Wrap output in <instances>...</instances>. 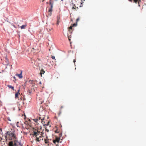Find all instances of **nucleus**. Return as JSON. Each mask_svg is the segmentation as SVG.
Wrapping results in <instances>:
<instances>
[{
  "label": "nucleus",
  "mask_w": 146,
  "mask_h": 146,
  "mask_svg": "<svg viewBox=\"0 0 146 146\" xmlns=\"http://www.w3.org/2000/svg\"><path fill=\"white\" fill-rule=\"evenodd\" d=\"M6 138L11 141L9 143V146H22V144L18 139L14 131H8L5 133Z\"/></svg>",
  "instance_id": "f257e3e1"
},
{
  "label": "nucleus",
  "mask_w": 146,
  "mask_h": 146,
  "mask_svg": "<svg viewBox=\"0 0 146 146\" xmlns=\"http://www.w3.org/2000/svg\"><path fill=\"white\" fill-rule=\"evenodd\" d=\"M32 133L33 137H35L36 138L42 136L43 134L42 132H40L37 129H34Z\"/></svg>",
  "instance_id": "f03ea898"
},
{
  "label": "nucleus",
  "mask_w": 146,
  "mask_h": 146,
  "mask_svg": "<svg viewBox=\"0 0 146 146\" xmlns=\"http://www.w3.org/2000/svg\"><path fill=\"white\" fill-rule=\"evenodd\" d=\"M33 120L35 122L38 124V121L39 122H41L42 123H43L45 122L44 121H43V120H44V117L41 119V117H37V118L34 119Z\"/></svg>",
  "instance_id": "7ed1b4c3"
},
{
  "label": "nucleus",
  "mask_w": 146,
  "mask_h": 146,
  "mask_svg": "<svg viewBox=\"0 0 146 146\" xmlns=\"http://www.w3.org/2000/svg\"><path fill=\"white\" fill-rule=\"evenodd\" d=\"M77 25L76 24L74 23L73 24H71L70 26L68 28V29H69V31L70 33H72V31H70L71 30H72V27L74 26H76Z\"/></svg>",
  "instance_id": "20e7f679"
},
{
  "label": "nucleus",
  "mask_w": 146,
  "mask_h": 146,
  "mask_svg": "<svg viewBox=\"0 0 146 146\" xmlns=\"http://www.w3.org/2000/svg\"><path fill=\"white\" fill-rule=\"evenodd\" d=\"M43 136H42L40 137H38L35 139V140L37 142H40L42 140H43Z\"/></svg>",
  "instance_id": "39448f33"
},
{
  "label": "nucleus",
  "mask_w": 146,
  "mask_h": 146,
  "mask_svg": "<svg viewBox=\"0 0 146 146\" xmlns=\"http://www.w3.org/2000/svg\"><path fill=\"white\" fill-rule=\"evenodd\" d=\"M60 138L58 137H56L55 140H53V142L54 143H58L60 142Z\"/></svg>",
  "instance_id": "423d86ee"
},
{
  "label": "nucleus",
  "mask_w": 146,
  "mask_h": 146,
  "mask_svg": "<svg viewBox=\"0 0 146 146\" xmlns=\"http://www.w3.org/2000/svg\"><path fill=\"white\" fill-rule=\"evenodd\" d=\"M46 29L48 32H50L53 29V27H50V26H47L46 28Z\"/></svg>",
  "instance_id": "0eeeda50"
},
{
  "label": "nucleus",
  "mask_w": 146,
  "mask_h": 146,
  "mask_svg": "<svg viewBox=\"0 0 146 146\" xmlns=\"http://www.w3.org/2000/svg\"><path fill=\"white\" fill-rule=\"evenodd\" d=\"M16 76H18L20 78H21L23 77L22 75V72H21L20 74H15Z\"/></svg>",
  "instance_id": "6e6552de"
},
{
  "label": "nucleus",
  "mask_w": 146,
  "mask_h": 146,
  "mask_svg": "<svg viewBox=\"0 0 146 146\" xmlns=\"http://www.w3.org/2000/svg\"><path fill=\"white\" fill-rule=\"evenodd\" d=\"M141 0H133L134 2L136 3L137 2L139 4V7L140 5H139V3L140 2Z\"/></svg>",
  "instance_id": "1a4fd4ad"
},
{
  "label": "nucleus",
  "mask_w": 146,
  "mask_h": 146,
  "mask_svg": "<svg viewBox=\"0 0 146 146\" xmlns=\"http://www.w3.org/2000/svg\"><path fill=\"white\" fill-rule=\"evenodd\" d=\"M19 90H18V92L16 93L15 94V98L16 99L17 98H18V95L19 94H20L19 93Z\"/></svg>",
  "instance_id": "9d476101"
},
{
  "label": "nucleus",
  "mask_w": 146,
  "mask_h": 146,
  "mask_svg": "<svg viewBox=\"0 0 146 146\" xmlns=\"http://www.w3.org/2000/svg\"><path fill=\"white\" fill-rule=\"evenodd\" d=\"M29 84H32L33 86H34L35 85V83H33V80H29Z\"/></svg>",
  "instance_id": "9b49d317"
},
{
  "label": "nucleus",
  "mask_w": 146,
  "mask_h": 146,
  "mask_svg": "<svg viewBox=\"0 0 146 146\" xmlns=\"http://www.w3.org/2000/svg\"><path fill=\"white\" fill-rule=\"evenodd\" d=\"M49 4L50 5V8L52 9L53 7V3L52 2V1H50L49 2Z\"/></svg>",
  "instance_id": "f8f14e48"
},
{
  "label": "nucleus",
  "mask_w": 146,
  "mask_h": 146,
  "mask_svg": "<svg viewBox=\"0 0 146 146\" xmlns=\"http://www.w3.org/2000/svg\"><path fill=\"white\" fill-rule=\"evenodd\" d=\"M27 26L26 25H23L20 28L21 29H24Z\"/></svg>",
  "instance_id": "ddd939ff"
},
{
  "label": "nucleus",
  "mask_w": 146,
  "mask_h": 146,
  "mask_svg": "<svg viewBox=\"0 0 146 146\" xmlns=\"http://www.w3.org/2000/svg\"><path fill=\"white\" fill-rule=\"evenodd\" d=\"M5 58L6 60L5 62H6V64H5L6 65H7L9 63L8 60L6 57H5Z\"/></svg>",
  "instance_id": "4468645a"
},
{
  "label": "nucleus",
  "mask_w": 146,
  "mask_h": 146,
  "mask_svg": "<svg viewBox=\"0 0 146 146\" xmlns=\"http://www.w3.org/2000/svg\"><path fill=\"white\" fill-rule=\"evenodd\" d=\"M7 86L10 88L12 89L13 90H14V87L11 85H8Z\"/></svg>",
  "instance_id": "2eb2a0df"
},
{
  "label": "nucleus",
  "mask_w": 146,
  "mask_h": 146,
  "mask_svg": "<svg viewBox=\"0 0 146 146\" xmlns=\"http://www.w3.org/2000/svg\"><path fill=\"white\" fill-rule=\"evenodd\" d=\"M42 123L43 124L44 126H48L49 125V122L48 121L47 122V124H45V123Z\"/></svg>",
  "instance_id": "dca6fc26"
},
{
  "label": "nucleus",
  "mask_w": 146,
  "mask_h": 146,
  "mask_svg": "<svg viewBox=\"0 0 146 146\" xmlns=\"http://www.w3.org/2000/svg\"><path fill=\"white\" fill-rule=\"evenodd\" d=\"M44 141L45 143L46 144H48V143H49V141L48 140L46 139H44Z\"/></svg>",
  "instance_id": "f3484780"
},
{
  "label": "nucleus",
  "mask_w": 146,
  "mask_h": 146,
  "mask_svg": "<svg viewBox=\"0 0 146 146\" xmlns=\"http://www.w3.org/2000/svg\"><path fill=\"white\" fill-rule=\"evenodd\" d=\"M45 72V71H44L43 69H42L40 72L41 74H44V73Z\"/></svg>",
  "instance_id": "a211bd4d"
},
{
  "label": "nucleus",
  "mask_w": 146,
  "mask_h": 146,
  "mask_svg": "<svg viewBox=\"0 0 146 146\" xmlns=\"http://www.w3.org/2000/svg\"><path fill=\"white\" fill-rule=\"evenodd\" d=\"M52 9L50 8H49L48 9V12H50V13L51 14V13L52 11Z\"/></svg>",
  "instance_id": "6ab92c4d"
},
{
  "label": "nucleus",
  "mask_w": 146,
  "mask_h": 146,
  "mask_svg": "<svg viewBox=\"0 0 146 146\" xmlns=\"http://www.w3.org/2000/svg\"><path fill=\"white\" fill-rule=\"evenodd\" d=\"M74 6H73L72 8V9H76V10H77V9H76V6H75V5H74Z\"/></svg>",
  "instance_id": "aec40b11"
},
{
  "label": "nucleus",
  "mask_w": 146,
  "mask_h": 146,
  "mask_svg": "<svg viewBox=\"0 0 146 146\" xmlns=\"http://www.w3.org/2000/svg\"><path fill=\"white\" fill-rule=\"evenodd\" d=\"M59 19H60L59 18H58V19H57V23H56V24L57 25H58L59 24V23L60 22V21H59Z\"/></svg>",
  "instance_id": "412c9836"
},
{
  "label": "nucleus",
  "mask_w": 146,
  "mask_h": 146,
  "mask_svg": "<svg viewBox=\"0 0 146 146\" xmlns=\"http://www.w3.org/2000/svg\"><path fill=\"white\" fill-rule=\"evenodd\" d=\"M71 35H69L68 34V39L69 40H70V38H71Z\"/></svg>",
  "instance_id": "4be33fe9"
},
{
  "label": "nucleus",
  "mask_w": 146,
  "mask_h": 146,
  "mask_svg": "<svg viewBox=\"0 0 146 146\" xmlns=\"http://www.w3.org/2000/svg\"><path fill=\"white\" fill-rule=\"evenodd\" d=\"M7 119L9 121H11V119H10V118L9 117H7Z\"/></svg>",
  "instance_id": "5701e85b"
},
{
  "label": "nucleus",
  "mask_w": 146,
  "mask_h": 146,
  "mask_svg": "<svg viewBox=\"0 0 146 146\" xmlns=\"http://www.w3.org/2000/svg\"><path fill=\"white\" fill-rule=\"evenodd\" d=\"M51 57L53 59H55V57L54 56H52Z\"/></svg>",
  "instance_id": "b1692460"
},
{
  "label": "nucleus",
  "mask_w": 146,
  "mask_h": 146,
  "mask_svg": "<svg viewBox=\"0 0 146 146\" xmlns=\"http://www.w3.org/2000/svg\"><path fill=\"white\" fill-rule=\"evenodd\" d=\"M55 145L56 146H58V143H54Z\"/></svg>",
  "instance_id": "393cba45"
},
{
  "label": "nucleus",
  "mask_w": 146,
  "mask_h": 146,
  "mask_svg": "<svg viewBox=\"0 0 146 146\" xmlns=\"http://www.w3.org/2000/svg\"><path fill=\"white\" fill-rule=\"evenodd\" d=\"M79 20V19L78 18L76 20V22H77Z\"/></svg>",
  "instance_id": "a878e982"
},
{
  "label": "nucleus",
  "mask_w": 146,
  "mask_h": 146,
  "mask_svg": "<svg viewBox=\"0 0 146 146\" xmlns=\"http://www.w3.org/2000/svg\"><path fill=\"white\" fill-rule=\"evenodd\" d=\"M75 61H76V60L74 59V60H73V62L75 63Z\"/></svg>",
  "instance_id": "bb28decb"
},
{
  "label": "nucleus",
  "mask_w": 146,
  "mask_h": 146,
  "mask_svg": "<svg viewBox=\"0 0 146 146\" xmlns=\"http://www.w3.org/2000/svg\"><path fill=\"white\" fill-rule=\"evenodd\" d=\"M25 98H23V101H25Z\"/></svg>",
  "instance_id": "cd10ccee"
},
{
  "label": "nucleus",
  "mask_w": 146,
  "mask_h": 146,
  "mask_svg": "<svg viewBox=\"0 0 146 146\" xmlns=\"http://www.w3.org/2000/svg\"><path fill=\"white\" fill-rule=\"evenodd\" d=\"M76 9L77 10L78 9V7H76Z\"/></svg>",
  "instance_id": "c85d7f7f"
},
{
  "label": "nucleus",
  "mask_w": 146,
  "mask_h": 146,
  "mask_svg": "<svg viewBox=\"0 0 146 146\" xmlns=\"http://www.w3.org/2000/svg\"><path fill=\"white\" fill-rule=\"evenodd\" d=\"M44 1V0H42V1L43 2Z\"/></svg>",
  "instance_id": "c756f323"
},
{
  "label": "nucleus",
  "mask_w": 146,
  "mask_h": 146,
  "mask_svg": "<svg viewBox=\"0 0 146 146\" xmlns=\"http://www.w3.org/2000/svg\"><path fill=\"white\" fill-rule=\"evenodd\" d=\"M20 99L21 100H22V98H21Z\"/></svg>",
  "instance_id": "7c9ffc66"
},
{
  "label": "nucleus",
  "mask_w": 146,
  "mask_h": 146,
  "mask_svg": "<svg viewBox=\"0 0 146 146\" xmlns=\"http://www.w3.org/2000/svg\"><path fill=\"white\" fill-rule=\"evenodd\" d=\"M32 49H33V50H34V48H32Z\"/></svg>",
  "instance_id": "2f4dec72"
},
{
  "label": "nucleus",
  "mask_w": 146,
  "mask_h": 146,
  "mask_svg": "<svg viewBox=\"0 0 146 146\" xmlns=\"http://www.w3.org/2000/svg\"><path fill=\"white\" fill-rule=\"evenodd\" d=\"M21 110V109L20 108H19V110Z\"/></svg>",
  "instance_id": "473e14b6"
},
{
  "label": "nucleus",
  "mask_w": 146,
  "mask_h": 146,
  "mask_svg": "<svg viewBox=\"0 0 146 146\" xmlns=\"http://www.w3.org/2000/svg\"><path fill=\"white\" fill-rule=\"evenodd\" d=\"M40 84H41V82H40Z\"/></svg>",
  "instance_id": "72a5a7b5"
},
{
  "label": "nucleus",
  "mask_w": 146,
  "mask_h": 146,
  "mask_svg": "<svg viewBox=\"0 0 146 146\" xmlns=\"http://www.w3.org/2000/svg\"><path fill=\"white\" fill-rule=\"evenodd\" d=\"M50 1H51V0H50Z\"/></svg>",
  "instance_id": "f704fd0d"
},
{
  "label": "nucleus",
  "mask_w": 146,
  "mask_h": 146,
  "mask_svg": "<svg viewBox=\"0 0 146 146\" xmlns=\"http://www.w3.org/2000/svg\"><path fill=\"white\" fill-rule=\"evenodd\" d=\"M61 1H63L64 0H61Z\"/></svg>",
  "instance_id": "c9c22d12"
}]
</instances>
